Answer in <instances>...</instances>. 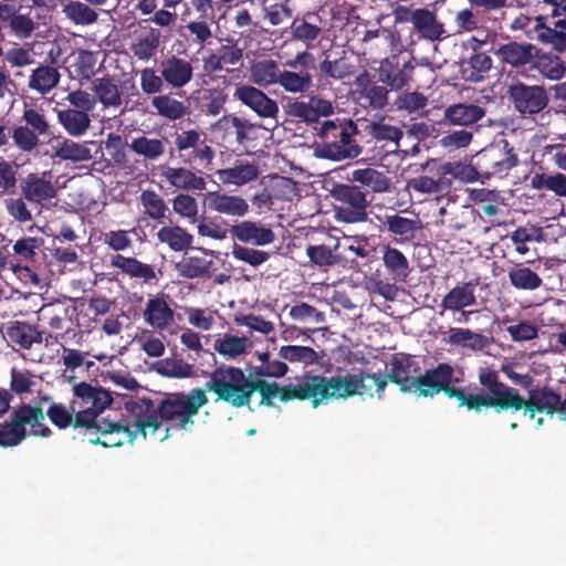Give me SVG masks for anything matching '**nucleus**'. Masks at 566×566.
I'll return each instance as SVG.
<instances>
[{"label":"nucleus","mask_w":566,"mask_h":566,"mask_svg":"<svg viewBox=\"0 0 566 566\" xmlns=\"http://www.w3.org/2000/svg\"><path fill=\"white\" fill-rule=\"evenodd\" d=\"M11 137L15 147L23 153H30L39 145V135L25 125L15 126Z\"/></svg>","instance_id":"338daca9"},{"label":"nucleus","mask_w":566,"mask_h":566,"mask_svg":"<svg viewBox=\"0 0 566 566\" xmlns=\"http://www.w3.org/2000/svg\"><path fill=\"white\" fill-rule=\"evenodd\" d=\"M259 168L254 164L240 163L234 167L217 170L220 181L224 185L242 187L259 177Z\"/></svg>","instance_id":"2f4dec72"},{"label":"nucleus","mask_w":566,"mask_h":566,"mask_svg":"<svg viewBox=\"0 0 566 566\" xmlns=\"http://www.w3.org/2000/svg\"><path fill=\"white\" fill-rule=\"evenodd\" d=\"M356 382L350 379L326 378L310 373H306L297 384L289 385L253 379L250 400L254 392H259L261 406L274 407V399L279 398L284 403L292 400H311L313 408H317L324 400L347 398L356 391Z\"/></svg>","instance_id":"20e7f679"},{"label":"nucleus","mask_w":566,"mask_h":566,"mask_svg":"<svg viewBox=\"0 0 566 566\" xmlns=\"http://www.w3.org/2000/svg\"><path fill=\"white\" fill-rule=\"evenodd\" d=\"M485 109L471 103H457L448 106L443 112V124L457 126H471L482 119Z\"/></svg>","instance_id":"c756f323"},{"label":"nucleus","mask_w":566,"mask_h":566,"mask_svg":"<svg viewBox=\"0 0 566 566\" xmlns=\"http://www.w3.org/2000/svg\"><path fill=\"white\" fill-rule=\"evenodd\" d=\"M314 63V56L307 52H298L294 59L284 63L279 84L291 94H306L313 87V76L308 66Z\"/></svg>","instance_id":"f8f14e48"},{"label":"nucleus","mask_w":566,"mask_h":566,"mask_svg":"<svg viewBox=\"0 0 566 566\" xmlns=\"http://www.w3.org/2000/svg\"><path fill=\"white\" fill-rule=\"evenodd\" d=\"M10 339L22 348L29 349L34 343H42V333L28 323H17L8 331Z\"/></svg>","instance_id":"8fccbe9b"},{"label":"nucleus","mask_w":566,"mask_h":566,"mask_svg":"<svg viewBox=\"0 0 566 566\" xmlns=\"http://www.w3.org/2000/svg\"><path fill=\"white\" fill-rule=\"evenodd\" d=\"M140 203L144 207V213L150 219L159 220L165 218L168 207L165 200L154 190H144L140 193Z\"/></svg>","instance_id":"bf43d9fd"},{"label":"nucleus","mask_w":566,"mask_h":566,"mask_svg":"<svg viewBox=\"0 0 566 566\" xmlns=\"http://www.w3.org/2000/svg\"><path fill=\"white\" fill-rule=\"evenodd\" d=\"M19 166L0 157V197L12 196L18 188Z\"/></svg>","instance_id":"5fc2aeb1"},{"label":"nucleus","mask_w":566,"mask_h":566,"mask_svg":"<svg viewBox=\"0 0 566 566\" xmlns=\"http://www.w3.org/2000/svg\"><path fill=\"white\" fill-rule=\"evenodd\" d=\"M203 253L199 255H185L178 263L177 269L186 279H211L217 271L213 258L216 252L208 249H200Z\"/></svg>","instance_id":"5701e85b"},{"label":"nucleus","mask_w":566,"mask_h":566,"mask_svg":"<svg viewBox=\"0 0 566 566\" xmlns=\"http://www.w3.org/2000/svg\"><path fill=\"white\" fill-rule=\"evenodd\" d=\"M49 172L42 175L29 174L21 182L22 196L31 203L43 206L56 197V190L50 179H46Z\"/></svg>","instance_id":"b1692460"},{"label":"nucleus","mask_w":566,"mask_h":566,"mask_svg":"<svg viewBox=\"0 0 566 566\" xmlns=\"http://www.w3.org/2000/svg\"><path fill=\"white\" fill-rule=\"evenodd\" d=\"M161 243L167 244L172 251L181 252L192 245L193 237L179 226H166L157 232Z\"/></svg>","instance_id":"79ce46f5"},{"label":"nucleus","mask_w":566,"mask_h":566,"mask_svg":"<svg viewBox=\"0 0 566 566\" xmlns=\"http://www.w3.org/2000/svg\"><path fill=\"white\" fill-rule=\"evenodd\" d=\"M279 356L290 363H301L305 366L317 364L321 359L318 353L308 346L285 345L279 349Z\"/></svg>","instance_id":"de8ad7c7"},{"label":"nucleus","mask_w":566,"mask_h":566,"mask_svg":"<svg viewBox=\"0 0 566 566\" xmlns=\"http://www.w3.org/2000/svg\"><path fill=\"white\" fill-rule=\"evenodd\" d=\"M233 98L254 112L261 118L276 119L280 113L279 104L261 88L245 83H238Z\"/></svg>","instance_id":"4468645a"},{"label":"nucleus","mask_w":566,"mask_h":566,"mask_svg":"<svg viewBox=\"0 0 566 566\" xmlns=\"http://www.w3.org/2000/svg\"><path fill=\"white\" fill-rule=\"evenodd\" d=\"M509 96L515 109L523 116L541 113L549 102L547 92L543 86L526 85L521 82L510 86Z\"/></svg>","instance_id":"ddd939ff"},{"label":"nucleus","mask_w":566,"mask_h":566,"mask_svg":"<svg viewBox=\"0 0 566 566\" xmlns=\"http://www.w3.org/2000/svg\"><path fill=\"white\" fill-rule=\"evenodd\" d=\"M450 172V164L440 165L434 176H418L409 181V186L421 193H448L452 185L451 179L447 177Z\"/></svg>","instance_id":"bb28decb"},{"label":"nucleus","mask_w":566,"mask_h":566,"mask_svg":"<svg viewBox=\"0 0 566 566\" xmlns=\"http://www.w3.org/2000/svg\"><path fill=\"white\" fill-rule=\"evenodd\" d=\"M319 72L325 77L344 80L352 74V66L344 59H325L319 63Z\"/></svg>","instance_id":"774afa93"},{"label":"nucleus","mask_w":566,"mask_h":566,"mask_svg":"<svg viewBox=\"0 0 566 566\" xmlns=\"http://www.w3.org/2000/svg\"><path fill=\"white\" fill-rule=\"evenodd\" d=\"M281 72L279 63L272 59L256 61L250 67L252 82L259 87L279 84Z\"/></svg>","instance_id":"f704fd0d"},{"label":"nucleus","mask_w":566,"mask_h":566,"mask_svg":"<svg viewBox=\"0 0 566 566\" xmlns=\"http://www.w3.org/2000/svg\"><path fill=\"white\" fill-rule=\"evenodd\" d=\"M111 265L128 275L130 279L142 280L144 283H151L157 281V275L153 265L143 263L133 256H125L123 254L112 255Z\"/></svg>","instance_id":"c85d7f7f"},{"label":"nucleus","mask_w":566,"mask_h":566,"mask_svg":"<svg viewBox=\"0 0 566 566\" xmlns=\"http://www.w3.org/2000/svg\"><path fill=\"white\" fill-rule=\"evenodd\" d=\"M352 180L373 192L389 191L391 186V180L385 172L369 167L355 169L352 172Z\"/></svg>","instance_id":"4c0bfd02"},{"label":"nucleus","mask_w":566,"mask_h":566,"mask_svg":"<svg viewBox=\"0 0 566 566\" xmlns=\"http://www.w3.org/2000/svg\"><path fill=\"white\" fill-rule=\"evenodd\" d=\"M27 426L30 427L31 436L49 438L52 434V430L45 424L43 409L40 406L21 403L12 410L9 420L0 422V447L19 446L28 436Z\"/></svg>","instance_id":"423d86ee"},{"label":"nucleus","mask_w":566,"mask_h":566,"mask_svg":"<svg viewBox=\"0 0 566 566\" xmlns=\"http://www.w3.org/2000/svg\"><path fill=\"white\" fill-rule=\"evenodd\" d=\"M315 129L322 139L316 148L318 157L339 161L354 159L360 155L361 147L354 139V135L357 134V125L353 120L326 119Z\"/></svg>","instance_id":"39448f33"},{"label":"nucleus","mask_w":566,"mask_h":566,"mask_svg":"<svg viewBox=\"0 0 566 566\" xmlns=\"http://www.w3.org/2000/svg\"><path fill=\"white\" fill-rule=\"evenodd\" d=\"M61 75L56 67L39 65L31 72L28 87L41 95L50 93L60 82Z\"/></svg>","instance_id":"473e14b6"},{"label":"nucleus","mask_w":566,"mask_h":566,"mask_svg":"<svg viewBox=\"0 0 566 566\" xmlns=\"http://www.w3.org/2000/svg\"><path fill=\"white\" fill-rule=\"evenodd\" d=\"M510 239L520 254H526L530 251L527 243L539 241L541 230L535 227H518L511 233Z\"/></svg>","instance_id":"0e129e2a"},{"label":"nucleus","mask_w":566,"mask_h":566,"mask_svg":"<svg viewBox=\"0 0 566 566\" xmlns=\"http://www.w3.org/2000/svg\"><path fill=\"white\" fill-rule=\"evenodd\" d=\"M218 124L226 130L233 128L235 140L239 144H243L249 139L248 132L253 128V124H251L249 120L240 118L233 114L223 115L219 119Z\"/></svg>","instance_id":"69168bd1"},{"label":"nucleus","mask_w":566,"mask_h":566,"mask_svg":"<svg viewBox=\"0 0 566 566\" xmlns=\"http://www.w3.org/2000/svg\"><path fill=\"white\" fill-rule=\"evenodd\" d=\"M474 8H463L455 12L453 22L455 25V33H468L478 30L484 20L483 15H479V12H474Z\"/></svg>","instance_id":"052dcab7"},{"label":"nucleus","mask_w":566,"mask_h":566,"mask_svg":"<svg viewBox=\"0 0 566 566\" xmlns=\"http://www.w3.org/2000/svg\"><path fill=\"white\" fill-rule=\"evenodd\" d=\"M135 400L125 402L126 415L124 422L112 421L101 418L93 423V428L83 431L82 439L91 444H102L106 448L120 447L125 442L132 443L138 434L144 437V432L138 430L136 418L130 410Z\"/></svg>","instance_id":"6e6552de"},{"label":"nucleus","mask_w":566,"mask_h":566,"mask_svg":"<svg viewBox=\"0 0 566 566\" xmlns=\"http://www.w3.org/2000/svg\"><path fill=\"white\" fill-rule=\"evenodd\" d=\"M46 416L59 429L72 427L74 430L81 431V427L75 426V412L71 406L67 408L61 402H52L46 410Z\"/></svg>","instance_id":"4d7b16f0"},{"label":"nucleus","mask_w":566,"mask_h":566,"mask_svg":"<svg viewBox=\"0 0 566 566\" xmlns=\"http://www.w3.org/2000/svg\"><path fill=\"white\" fill-rule=\"evenodd\" d=\"M159 73L164 76L168 87L180 90L192 81L193 65L190 60L169 55L160 61Z\"/></svg>","instance_id":"6ab92c4d"},{"label":"nucleus","mask_w":566,"mask_h":566,"mask_svg":"<svg viewBox=\"0 0 566 566\" xmlns=\"http://www.w3.org/2000/svg\"><path fill=\"white\" fill-rule=\"evenodd\" d=\"M64 12L71 21L81 25L93 24L98 19L97 12L81 1H71L65 6Z\"/></svg>","instance_id":"13d9d810"},{"label":"nucleus","mask_w":566,"mask_h":566,"mask_svg":"<svg viewBox=\"0 0 566 566\" xmlns=\"http://www.w3.org/2000/svg\"><path fill=\"white\" fill-rule=\"evenodd\" d=\"M468 66L470 70L469 80L471 82H480L485 77V74L492 67V59L485 52H478L474 49V53L468 60Z\"/></svg>","instance_id":"680f3d73"},{"label":"nucleus","mask_w":566,"mask_h":566,"mask_svg":"<svg viewBox=\"0 0 566 566\" xmlns=\"http://www.w3.org/2000/svg\"><path fill=\"white\" fill-rule=\"evenodd\" d=\"M249 339L247 337H238L224 334L216 339L213 348L224 357L235 358L245 353Z\"/></svg>","instance_id":"603ef678"},{"label":"nucleus","mask_w":566,"mask_h":566,"mask_svg":"<svg viewBox=\"0 0 566 566\" xmlns=\"http://www.w3.org/2000/svg\"><path fill=\"white\" fill-rule=\"evenodd\" d=\"M416 69L412 60L392 55L381 61L378 69L379 81L391 90L399 91L409 85Z\"/></svg>","instance_id":"2eb2a0df"},{"label":"nucleus","mask_w":566,"mask_h":566,"mask_svg":"<svg viewBox=\"0 0 566 566\" xmlns=\"http://www.w3.org/2000/svg\"><path fill=\"white\" fill-rule=\"evenodd\" d=\"M406 17L398 15L400 21H408L420 38L434 42L443 39L446 33L443 23L437 19L433 11L427 8H418L412 11L401 8Z\"/></svg>","instance_id":"f3484780"},{"label":"nucleus","mask_w":566,"mask_h":566,"mask_svg":"<svg viewBox=\"0 0 566 566\" xmlns=\"http://www.w3.org/2000/svg\"><path fill=\"white\" fill-rule=\"evenodd\" d=\"M552 25L543 27L538 33L542 43L551 44L556 51L566 50V15L551 22Z\"/></svg>","instance_id":"a18cd8bd"},{"label":"nucleus","mask_w":566,"mask_h":566,"mask_svg":"<svg viewBox=\"0 0 566 566\" xmlns=\"http://www.w3.org/2000/svg\"><path fill=\"white\" fill-rule=\"evenodd\" d=\"M111 392L99 386L81 381L73 387L71 409L75 412V426L81 427V433L93 428L98 416L112 403Z\"/></svg>","instance_id":"1a4fd4ad"},{"label":"nucleus","mask_w":566,"mask_h":566,"mask_svg":"<svg viewBox=\"0 0 566 566\" xmlns=\"http://www.w3.org/2000/svg\"><path fill=\"white\" fill-rule=\"evenodd\" d=\"M168 294L163 292L150 296L143 311V318L154 331L164 332L175 323V311Z\"/></svg>","instance_id":"dca6fc26"},{"label":"nucleus","mask_w":566,"mask_h":566,"mask_svg":"<svg viewBox=\"0 0 566 566\" xmlns=\"http://www.w3.org/2000/svg\"><path fill=\"white\" fill-rule=\"evenodd\" d=\"M356 86L355 99L364 108L380 111L387 106L389 91L386 86L371 81L367 74L357 78Z\"/></svg>","instance_id":"412c9836"},{"label":"nucleus","mask_w":566,"mask_h":566,"mask_svg":"<svg viewBox=\"0 0 566 566\" xmlns=\"http://www.w3.org/2000/svg\"><path fill=\"white\" fill-rule=\"evenodd\" d=\"M394 104L398 111L421 115L428 106V97L418 91H406L396 98Z\"/></svg>","instance_id":"6e6d98bb"},{"label":"nucleus","mask_w":566,"mask_h":566,"mask_svg":"<svg viewBox=\"0 0 566 566\" xmlns=\"http://www.w3.org/2000/svg\"><path fill=\"white\" fill-rule=\"evenodd\" d=\"M55 154L59 158L71 161H86L92 158L87 143L81 144L71 139L59 143Z\"/></svg>","instance_id":"864d4df0"},{"label":"nucleus","mask_w":566,"mask_h":566,"mask_svg":"<svg viewBox=\"0 0 566 566\" xmlns=\"http://www.w3.org/2000/svg\"><path fill=\"white\" fill-rule=\"evenodd\" d=\"M448 342L452 345L482 349L486 345V337L468 328L452 327L449 332Z\"/></svg>","instance_id":"3c124183"},{"label":"nucleus","mask_w":566,"mask_h":566,"mask_svg":"<svg viewBox=\"0 0 566 566\" xmlns=\"http://www.w3.org/2000/svg\"><path fill=\"white\" fill-rule=\"evenodd\" d=\"M230 232L240 242L255 245H266L275 240V234L270 228L248 220L232 226Z\"/></svg>","instance_id":"cd10ccee"},{"label":"nucleus","mask_w":566,"mask_h":566,"mask_svg":"<svg viewBox=\"0 0 566 566\" xmlns=\"http://www.w3.org/2000/svg\"><path fill=\"white\" fill-rule=\"evenodd\" d=\"M538 49L532 43L510 41L501 44L494 54L497 59L512 69H520L526 65H531L533 60L536 57Z\"/></svg>","instance_id":"4be33fe9"},{"label":"nucleus","mask_w":566,"mask_h":566,"mask_svg":"<svg viewBox=\"0 0 566 566\" xmlns=\"http://www.w3.org/2000/svg\"><path fill=\"white\" fill-rule=\"evenodd\" d=\"M531 67L553 81L560 80L566 72L565 62L558 55L549 53H536Z\"/></svg>","instance_id":"ea45409f"},{"label":"nucleus","mask_w":566,"mask_h":566,"mask_svg":"<svg viewBox=\"0 0 566 566\" xmlns=\"http://www.w3.org/2000/svg\"><path fill=\"white\" fill-rule=\"evenodd\" d=\"M503 145H493L482 149L475 159V167H470L475 176L485 175L489 177H505L507 172L517 165V156L513 147H510L507 140H502Z\"/></svg>","instance_id":"9b49d317"},{"label":"nucleus","mask_w":566,"mask_h":566,"mask_svg":"<svg viewBox=\"0 0 566 566\" xmlns=\"http://www.w3.org/2000/svg\"><path fill=\"white\" fill-rule=\"evenodd\" d=\"M476 303L475 284L465 282L451 289L442 298L440 306L449 311H462Z\"/></svg>","instance_id":"7c9ffc66"},{"label":"nucleus","mask_w":566,"mask_h":566,"mask_svg":"<svg viewBox=\"0 0 566 566\" xmlns=\"http://www.w3.org/2000/svg\"><path fill=\"white\" fill-rule=\"evenodd\" d=\"M203 203L210 211L237 219L244 217L250 207L243 197L219 190L207 192Z\"/></svg>","instance_id":"aec40b11"},{"label":"nucleus","mask_w":566,"mask_h":566,"mask_svg":"<svg viewBox=\"0 0 566 566\" xmlns=\"http://www.w3.org/2000/svg\"><path fill=\"white\" fill-rule=\"evenodd\" d=\"M251 378L234 366L221 365L217 367L205 384V392H213L218 400L229 403L233 408L250 406Z\"/></svg>","instance_id":"0eeeda50"},{"label":"nucleus","mask_w":566,"mask_h":566,"mask_svg":"<svg viewBox=\"0 0 566 566\" xmlns=\"http://www.w3.org/2000/svg\"><path fill=\"white\" fill-rule=\"evenodd\" d=\"M151 106L157 115L169 120L181 119L188 114V106L170 94L155 95L151 99Z\"/></svg>","instance_id":"58836bf2"},{"label":"nucleus","mask_w":566,"mask_h":566,"mask_svg":"<svg viewBox=\"0 0 566 566\" xmlns=\"http://www.w3.org/2000/svg\"><path fill=\"white\" fill-rule=\"evenodd\" d=\"M334 107L328 99L316 95L308 96L307 101L292 99L286 105V114L306 124L318 123L321 117L333 114Z\"/></svg>","instance_id":"a211bd4d"},{"label":"nucleus","mask_w":566,"mask_h":566,"mask_svg":"<svg viewBox=\"0 0 566 566\" xmlns=\"http://www.w3.org/2000/svg\"><path fill=\"white\" fill-rule=\"evenodd\" d=\"M415 361L409 355L396 354L390 361V370L388 373L387 381H391L399 386L400 390L405 394L417 392L418 396L433 397L440 392L450 399H457L459 407L468 410L471 397L470 384L468 389L455 387L453 381V368L446 363H440L431 369H427L424 374H420V368L412 367Z\"/></svg>","instance_id":"7ed1b4c3"},{"label":"nucleus","mask_w":566,"mask_h":566,"mask_svg":"<svg viewBox=\"0 0 566 566\" xmlns=\"http://www.w3.org/2000/svg\"><path fill=\"white\" fill-rule=\"evenodd\" d=\"M92 90L98 102L105 107H118L122 105V94L116 81L111 76L97 77L92 81Z\"/></svg>","instance_id":"e433bc0d"},{"label":"nucleus","mask_w":566,"mask_h":566,"mask_svg":"<svg viewBox=\"0 0 566 566\" xmlns=\"http://www.w3.org/2000/svg\"><path fill=\"white\" fill-rule=\"evenodd\" d=\"M161 177L174 188L182 190L202 191L207 187L203 177L185 167L160 166Z\"/></svg>","instance_id":"a878e982"},{"label":"nucleus","mask_w":566,"mask_h":566,"mask_svg":"<svg viewBox=\"0 0 566 566\" xmlns=\"http://www.w3.org/2000/svg\"><path fill=\"white\" fill-rule=\"evenodd\" d=\"M382 226L390 237L394 238L395 242L400 244L412 242L418 231L422 229L419 218L409 219L398 213L386 214Z\"/></svg>","instance_id":"393cba45"},{"label":"nucleus","mask_w":566,"mask_h":566,"mask_svg":"<svg viewBox=\"0 0 566 566\" xmlns=\"http://www.w3.org/2000/svg\"><path fill=\"white\" fill-rule=\"evenodd\" d=\"M208 403L203 389L195 388L189 394H169L158 406L149 398H137L130 410L136 418L138 430L144 439L163 442L169 437V427L163 421L177 422L179 429L189 430L199 409Z\"/></svg>","instance_id":"f03ea898"},{"label":"nucleus","mask_w":566,"mask_h":566,"mask_svg":"<svg viewBox=\"0 0 566 566\" xmlns=\"http://www.w3.org/2000/svg\"><path fill=\"white\" fill-rule=\"evenodd\" d=\"M130 150L142 156L145 160H158L165 154V142L158 138H149L145 135L133 138Z\"/></svg>","instance_id":"c03bdc74"},{"label":"nucleus","mask_w":566,"mask_h":566,"mask_svg":"<svg viewBox=\"0 0 566 566\" xmlns=\"http://www.w3.org/2000/svg\"><path fill=\"white\" fill-rule=\"evenodd\" d=\"M331 378H346L356 382V391L354 394L348 395L347 397H352L354 395H364L368 394L371 396V389L375 387L376 391L380 396V394L387 387V377L381 374H371L368 371H359L358 374H347L346 376H332Z\"/></svg>","instance_id":"c9c22d12"},{"label":"nucleus","mask_w":566,"mask_h":566,"mask_svg":"<svg viewBox=\"0 0 566 566\" xmlns=\"http://www.w3.org/2000/svg\"><path fill=\"white\" fill-rule=\"evenodd\" d=\"M329 196L335 201V216L337 220L346 223H358L367 220L369 201L360 187L335 184L329 190Z\"/></svg>","instance_id":"9d476101"},{"label":"nucleus","mask_w":566,"mask_h":566,"mask_svg":"<svg viewBox=\"0 0 566 566\" xmlns=\"http://www.w3.org/2000/svg\"><path fill=\"white\" fill-rule=\"evenodd\" d=\"M511 284L517 290L533 291L543 284L542 277L523 264H517L507 272Z\"/></svg>","instance_id":"49530a36"},{"label":"nucleus","mask_w":566,"mask_h":566,"mask_svg":"<svg viewBox=\"0 0 566 566\" xmlns=\"http://www.w3.org/2000/svg\"><path fill=\"white\" fill-rule=\"evenodd\" d=\"M382 262L394 279L405 280L410 272L409 261L406 255L400 250L390 245H385L382 249Z\"/></svg>","instance_id":"37998d69"},{"label":"nucleus","mask_w":566,"mask_h":566,"mask_svg":"<svg viewBox=\"0 0 566 566\" xmlns=\"http://www.w3.org/2000/svg\"><path fill=\"white\" fill-rule=\"evenodd\" d=\"M57 120L65 132L73 137L83 136L91 125L90 115L75 108L57 111Z\"/></svg>","instance_id":"72a5a7b5"},{"label":"nucleus","mask_w":566,"mask_h":566,"mask_svg":"<svg viewBox=\"0 0 566 566\" xmlns=\"http://www.w3.org/2000/svg\"><path fill=\"white\" fill-rule=\"evenodd\" d=\"M368 134L378 142H392L396 146H398L399 140L402 138V130L389 124H385L381 122H373L367 126Z\"/></svg>","instance_id":"e2e57ef3"},{"label":"nucleus","mask_w":566,"mask_h":566,"mask_svg":"<svg viewBox=\"0 0 566 566\" xmlns=\"http://www.w3.org/2000/svg\"><path fill=\"white\" fill-rule=\"evenodd\" d=\"M531 186L537 190H549L558 197H566V176L562 172L535 174L531 179Z\"/></svg>","instance_id":"09e8293b"},{"label":"nucleus","mask_w":566,"mask_h":566,"mask_svg":"<svg viewBox=\"0 0 566 566\" xmlns=\"http://www.w3.org/2000/svg\"><path fill=\"white\" fill-rule=\"evenodd\" d=\"M161 44V32L159 29L150 28L147 33L137 38L132 43L130 50L139 61H148L155 56Z\"/></svg>","instance_id":"a19ab883"},{"label":"nucleus","mask_w":566,"mask_h":566,"mask_svg":"<svg viewBox=\"0 0 566 566\" xmlns=\"http://www.w3.org/2000/svg\"><path fill=\"white\" fill-rule=\"evenodd\" d=\"M478 380L471 387L468 411L479 415L493 410L501 415L523 410V416L530 421L535 419L536 413L544 412L551 417L557 413L559 394L551 387L533 388L524 398L516 388L503 382L496 370L489 367L480 369Z\"/></svg>","instance_id":"f257e3e1"}]
</instances>
